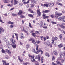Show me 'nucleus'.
Masks as SVG:
<instances>
[{
	"instance_id": "nucleus-1",
	"label": "nucleus",
	"mask_w": 65,
	"mask_h": 65,
	"mask_svg": "<svg viewBox=\"0 0 65 65\" xmlns=\"http://www.w3.org/2000/svg\"><path fill=\"white\" fill-rule=\"evenodd\" d=\"M29 41H32V43H33L35 46H36L37 45V43L35 41L34 38H31L30 39H29Z\"/></svg>"
},
{
	"instance_id": "nucleus-2",
	"label": "nucleus",
	"mask_w": 65,
	"mask_h": 65,
	"mask_svg": "<svg viewBox=\"0 0 65 65\" xmlns=\"http://www.w3.org/2000/svg\"><path fill=\"white\" fill-rule=\"evenodd\" d=\"M35 59H38V61H39V62H40V56L39 55L38 56H35Z\"/></svg>"
},
{
	"instance_id": "nucleus-3",
	"label": "nucleus",
	"mask_w": 65,
	"mask_h": 65,
	"mask_svg": "<svg viewBox=\"0 0 65 65\" xmlns=\"http://www.w3.org/2000/svg\"><path fill=\"white\" fill-rule=\"evenodd\" d=\"M37 13L38 14V15L40 17L41 16V12L40 11V9H39L37 11Z\"/></svg>"
},
{
	"instance_id": "nucleus-4",
	"label": "nucleus",
	"mask_w": 65,
	"mask_h": 65,
	"mask_svg": "<svg viewBox=\"0 0 65 65\" xmlns=\"http://www.w3.org/2000/svg\"><path fill=\"white\" fill-rule=\"evenodd\" d=\"M56 19H57L58 21H62V17H59V15L58 16H55Z\"/></svg>"
},
{
	"instance_id": "nucleus-5",
	"label": "nucleus",
	"mask_w": 65,
	"mask_h": 65,
	"mask_svg": "<svg viewBox=\"0 0 65 65\" xmlns=\"http://www.w3.org/2000/svg\"><path fill=\"white\" fill-rule=\"evenodd\" d=\"M40 24H41L40 27L41 28L44 27V24H45V23L44 22L41 21L40 22Z\"/></svg>"
},
{
	"instance_id": "nucleus-6",
	"label": "nucleus",
	"mask_w": 65,
	"mask_h": 65,
	"mask_svg": "<svg viewBox=\"0 0 65 65\" xmlns=\"http://www.w3.org/2000/svg\"><path fill=\"white\" fill-rule=\"evenodd\" d=\"M55 16H57V15H62V13H59L57 12H55Z\"/></svg>"
},
{
	"instance_id": "nucleus-7",
	"label": "nucleus",
	"mask_w": 65,
	"mask_h": 65,
	"mask_svg": "<svg viewBox=\"0 0 65 65\" xmlns=\"http://www.w3.org/2000/svg\"><path fill=\"white\" fill-rule=\"evenodd\" d=\"M31 57L32 59H33L32 60V59L31 60V62H35V60L34 59V55L31 56Z\"/></svg>"
},
{
	"instance_id": "nucleus-8",
	"label": "nucleus",
	"mask_w": 65,
	"mask_h": 65,
	"mask_svg": "<svg viewBox=\"0 0 65 65\" xmlns=\"http://www.w3.org/2000/svg\"><path fill=\"white\" fill-rule=\"evenodd\" d=\"M38 45H37V47L36 48V50H37V54H38L39 53V52H40V50H38Z\"/></svg>"
},
{
	"instance_id": "nucleus-9",
	"label": "nucleus",
	"mask_w": 65,
	"mask_h": 65,
	"mask_svg": "<svg viewBox=\"0 0 65 65\" xmlns=\"http://www.w3.org/2000/svg\"><path fill=\"white\" fill-rule=\"evenodd\" d=\"M59 55L60 56V57H61L62 56H65V51H64L63 53V54L62 53H60Z\"/></svg>"
},
{
	"instance_id": "nucleus-10",
	"label": "nucleus",
	"mask_w": 65,
	"mask_h": 65,
	"mask_svg": "<svg viewBox=\"0 0 65 65\" xmlns=\"http://www.w3.org/2000/svg\"><path fill=\"white\" fill-rule=\"evenodd\" d=\"M2 62H3V64L4 65H9V63H8L6 64V61L3 60Z\"/></svg>"
},
{
	"instance_id": "nucleus-11",
	"label": "nucleus",
	"mask_w": 65,
	"mask_h": 65,
	"mask_svg": "<svg viewBox=\"0 0 65 65\" xmlns=\"http://www.w3.org/2000/svg\"><path fill=\"white\" fill-rule=\"evenodd\" d=\"M50 10H48L45 11H42V13H47L48 12H50Z\"/></svg>"
},
{
	"instance_id": "nucleus-12",
	"label": "nucleus",
	"mask_w": 65,
	"mask_h": 65,
	"mask_svg": "<svg viewBox=\"0 0 65 65\" xmlns=\"http://www.w3.org/2000/svg\"><path fill=\"white\" fill-rule=\"evenodd\" d=\"M44 44H45V45H47L48 46L50 44V42L47 41L46 42H45Z\"/></svg>"
},
{
	"instance_id": "nucleus-13",
	"label": "nucleus",
	"mask_w": 65,
	"mask_h": 65,
	"mask_svg": "<svg viewBox=\"0 0 65 65\" xmlns=\"http://www.w3.org/2000/svg\"><path fill=\"white\" fill-rule=\"evenodd\" d=\"M43 19H45L46 18H48L49 17L48 16L47 17L46 15V14L44 13H43Z\"/></svg>"
},
{
	"instance_id": "nucleus-14",
	"label": "nucleus",
	"mask_w": 65,
	"mask_h": 65,
	"mask_svg": "<svg viewBox=\"0 0 65 65\" xmlns=\"http://www.w3.org/2000/svg\"><path fill=\"white\" fill-rule=\"evenodd\" d=\"M18 3H19V2L17 1V0H14V5H16V4H18Z\"/></svg>"
},
{
	"instance_id": "nucleus-15",
	"label": "nucleus",
	"mask_w": 65,
	"mask_h": 65,
	"mask_svg": "<svg viewBox=\"0 0 65 65\" xmlns=\"http://www.w3.org/2000/svg\"><path fill=\"white\" fill-rule=\"evenodd\" d=\"M25 29V27H23V31H24L25 33H26L27 34H29L28 33V32L26 30L24 29Z\"/></svg>"
},
{
	"instance_id": "nucleus-16",
	"label": "nucleus",
	"mask_w": 65,
	"mask_h": 65,
	"mask_svg": "<svg viewBox=\"0 0 65 65\" xmlns=\"http://www.w3.org/2000/svg\"><path fill=\"white\" fill-rule=\"evenodd\" d=\"M21 36L20 37V38L21 39H24V35H23V33H21L20 35Z\"/></svg>"
},
{
	"instance_id": "nucleus-17",
	"label": "nucleus",
	"mask_w": 65,
	"mask_h": 65,
	"mask_svg": "<svg viewBox=\"0 0 65 65\" xmlns=\"http://www.w3.org/2000/svg\"><path fill=\"white\" fill-rule=\"evenodd\" d=\"M28 11L30 12L31 13H34V12L33 11V10H32L31 9L29 8L28 9Z\"/></svg>"
},
{
	"instance_id": "nucleus-18",
	"label": "nucleus",
	"mask_w": 65,
	"mask_h": 65,
	"mask_svg": "<svg viewBox=\"0 0 65 65\" xmlns=\"http://www.w3.org/2000/svg\"><path fill=\"white\" fill-rule=\"evenodd\" d=\"M3 2H4V3H8L10 2V1L9 0H4L3 1Z\"/></svg>"
},
{
	"instance_id": "nucleus-19",
	"label": "nucleus",
	"mask_w": 65,
	"mask_h": 65,
	"mask_svg": "<svg viewBox=\"0 0 65 65\" xmlns=\"http://www.w3.org/2000/svg\"><path fill=\"white\" fill-rule=\"evenodd\" d=\"M14 34L16 36V38L17 39V40H18V36H19V34L15 33H14Z\"/></svg>"
},
{
	"instance_id": "nucleus-20",
	"label": "nucleus",
	"mask_w": 65,
	"mask_h": 65,
	"mask_svg": "<svg viewBox=\"0 0 65 65\" xmlns=\"http://www.w3.org/2000/svg\"><path fill=\"white\" fill-rule=\"evenodd\" d=\"M32 52H34V53H35V54H37L38 53L36 52L35 50V49L34 48H32Z\"/></svg>"
},
{
	"instance_id": "nucleus-21",
	"label": "nucleus",
	"mask_w": 65,
	"mask_h": 65,
	"mask_svg": "<svg viewBox=\"0 0 65 65\" xmlns=\"http://www.w3.org/2000/svg\"><path fill=\"white\" fill-rule=\"evenodd\" d=\"M56 62L57 63V64H58V65H63L62 64H61V63H60V62H59V61L57 60Z\"/></svg>"
},
{
	"instance_id": "nucleus-22",
	"label": "nucleus",
	"mask_w": 65,
	"mask_h": 65,
	"mask_svg": "<svg viewBox=\"0 0 65 65\" xmlns=\"http://www.w3.org/2000/svg\"><path fill=\"white\" fill-rule=\"evenodd\" d=\"M54 54L55 55H56V56H57L58 55V53L56 51H54L53 52Z\"/></svg>"
},
{
	"instance_id": "nucleus-23",
	"label": "nucleus",
	"mask_w": 65,
	"mask_h": 65,
	"mask_svg": "<svg viewBox=\"0 0 65 65\" xmlns=\"http://www.w3.org/2000/svg\"><path fill=\"white\" fill-rule=\"evenodd\" d=\"M6 52L8 54H9V55H10L11 54V52L10 51L7 50H6Z\"/></svg>"
},
{
	"instance_id": "nucleus-24",
	"label": "nucleus",
	"mask_w": 65,
	"mask_h": 65,
	"mask_svg": "<svg viewBox=\"0 0 65 65\" xmlns=\"http://www.w3.org/2000/svg\"><path fill=\"white\" fill-rule=\"evenodd\" d=\"M18 60H19V61H20L21 62H23V60H21V58H20V56H19L18 57Z\"/></svg>"
},
{
	"instance_id": "nucleus-25",
	"label": "nucleus",
	"mask_w": 65,
	"mask_h": 65,
	"mask_svg": "<svg viewBox=\"0 0 65 65\" xmlns=\"http://www.w3.org/2000/svg\"><path fill=\"white\" fill-rule=\"evenodd\" d=\"M8 23L9 24H14V22H11V21H9L8 22Z\"/></svg>"
},
{
	"instance_id": "nucleus-26",
	"label": "nucleus",
	"mask_w": 65,
	"mask_h": 65,
	"mask_svg": "<svg viewBox=\"0 0 65 65\" xmlns=\"http://www.w3.org/2000/svg\"><path fill=\"white\" fill-rule=\"evenodd\" d=\"M45 56H46V57H50V55H49V54L47 53H45Z\"/></svg>"
},
{
	"instance_id": "nucleus-27",
	"label": "nucleus",
	"mask_w": 65,
	"mask_h": 65,
	"mask_svg": "<svg viewBox=\"0 0 65 65\" xmlns=\"http://www.w3.org/2000/svg\"><path fill=\"white\" fill-rule=\"evenodd\" d=\"M58 47H63V45L61 43L58 45Z\"/></svg>"
},
{
	"instance_id": "nucleus-28",
	"label": "nucleus",
	"mask_w": 65,
	"mask_h": 65,
	"mask_svg": "<svg viewBox=\"0 0 65 65\" xmlns=\"http://www.w3.org/2000/svg\"><path fill=\"white\" fill-rule=\"evenodd\" d=\"M11 45L13 48H16L17 45L16 44L12 45V44Z\"/></svg>"
},
{
	"instance_id": "nucleus-29",
	"label": "nucleus",
	"mask_w": 65,
	"mask_h": 65,
	"mask_svg": "<svg viewBox=\"0 0 65 65\" xmlns=\"http://www.w3.org/2000/svg\"><path fill=\"white\" fill-rule=\"evenodd\" d=\"M11 41L12 42L13 44H15V42L14 40H13V39H12L11 40Z\"/></svg>"
},
{
	"instance_id": "nucleus-30",
	"label": "nucleus",
	"mask_w": 65,
	"mask_h": 65,
	"mask_svg": "<svg viewBox=\"0 0 65 65\" xmlns=\"http://www.w3.org/2000/svg\"><path fill=\"white\" fill-rule=\"evenodd\" d=\"M28 16L29 17H31V18H34L32 14H28Z\"/></svg>"
},
{
	"instance_id": "nucleus-31",
	"label": "nucleus",
	"mask_w": 65,
	"mask_h": 65,
	"mask_svg": "<svg viewBox=\"0 0 65 65\" xmlns=\"http://www.w3.org/2000/svg\"><path fill=\"white\" fill-rule=\"evenodd\" d=\"M4 31V30L2 28H0V34H1V32H3Z\"/></svg>"
},
{
	"instance_id": "nucleus-32",
	"label": "nucleus",
	"mask_w": 65,
	"mask_h": 65,
	"mask_svg": "<svg viewBox=\"0 0 65 65\" xmlns=\"http://www.w3.org/2000/svg\"><path fill=\"white\" fill-rule=\"evenodd\" d=\"M2 52V53H5L6 52V51L4 50L3 49H2L1 50Z\"/></svg>"
},
{
	"instance_id": "nucleus-33",
	"label": "nucleus",
	"mask_w": 65,
	"mask_h": 65,
	"mask_svg": "<svg viewBox=\"0 0 65 65\" xmlns=\"http://www.w3.org/2000/svg\"><path fill=\"white\" fill-rule=\"evenodd\" d=\"M40 52H41V54L42 55V54H43V52L42 51V50H41V48H40Z\"/></svg>"
},
{
	"instance_id": "nucleus-34",
	"label": "nucleus",
	"mask_w": 65,
	"mask_h": 65,
	"mask_svg": "<svg viewBox=\"0 0 65 65\" xmlns=\"http://www.w3.org/2000/svg\"><path fill=\"white\" fill-rule=\"evenodd\" d=\"M59 38L60 39V40H61V39H62V34H61L59 35Z\"/></svg>"
},
{
	"instance_id": "nucleus-35",
	"label": "nucleus",
	"mask_w": 65,
	"mask_h": 65,
	"mask_svg": "<svg viewBox=\"0 0 65 65\" xmlns=\"http://www.w3.org/2000/svg\"><path fill=\"white\" fill-rule=\"evenodd\" d=\"M22 13V11L21 10H20L19 11V12L18 13V14H19L20 15H21V14Z\"/></svg>"
},
{
	"instance_id": "nucleus-36",
	"label": "nucleus",
	"mask_w": 65,
	"mask_h": 65,
	"mask_svg": "<svg viewBox=\"0 0 65 65\" xmlns=\"http://www.w3.org/2000/svg\"><path fill=\"white\" fill-rule=\"evenodd\" d=\"M57 4L58 5H60V6H63V5L62 4L60 3L57 2Z\"/></svg>"
},
{
	"instance_id": "nucleus-37",
	"label": "nucleus",
	"mask_w": 65,
	"mask_h": 65,
	"mask_svg": "<svg viewBox=\"0 0 65 65\" xmlns=\"http://www.w3.org/2000/svg\"><path fill=\"white\" fill-rule=\"evenodd\" d=\"M22 2L24 4H25L26 3V0H22Z\"/></svg>"
},
{
	"instance_id": "nucleus-38",
	"label": "nucleus",
	"mask_w": 65,
	"mask_h": 65,
	"mask_svg": "<svg viewBox=\"0 0 65 65\" xmlns=\"http://www.w3.org/2000/svg\"><path fill=\"white\" fill-rule=\"evenodd\" d=\"M20 18H25V16L23 15H21L20 16Z\"/></svg>"
},
{
	"instance_id": "nucleus-39",
	"label": "nucleus",
	"mask_w": 65,
	"mask_h": 65,
	"mask_svg": "<svg viewBox=\"0 0 65 65\" xmlns=\"http://www.w3.org/2000/svg\"><path fill=\"white\" fill-rule=\"evenodd\" d=\"M32 35L34 37H35L36 36V34L35 33H33L32 34Z\"/></svg>"
},
{
	"instance_id": "nucleus-40",
	"label": "nucleus",
	"mask_w": 65,
	"mask_h": 65,
	"mask_svg": "<svg viewBox=\"0 0 65 65\" xmlns=\"http://www.w3.org/2000/svg\"><path fill=\"white\" fill-rule=\"evenodd\" d=\"M26 48H29V47H30V45H26Z\"/></svg>"
},
{
	"instance_id": "nucleus-41",
	"label": "nucleus",
	"mask_w": 65,
	"mask_h": 65,
	"mask_svg": "<svg viewBox=\"0 0 65 65\" xmlns=\"http://www.w3.org/2000/svg\"><path fill=\"white\" fill-rule=\"evenodd\" d=\"M1 17H0V22H2V23H4V22H3V21H2V20H1Z\"/></svg>"
},
{
	"instance_id": "nucleus-42",
	"label": "nucleus",
	"mask_w": 65,
	"mask_h": 65,
	"mask_svg": "<svg viewBox=\"0 0 65 65\" xmlns=\"http://www.w3.org/2000/svg\"><path fill=\"white\" fill-rule=\"evenodd\" d=\"M52 65H57V63H55L54 62H52Z\"/></svg>"
},
{
	"instance_id": "nucleus-43",
	"label": "nucleus",
	"mask_w": 65,
	"mask_h": 65,
	"mask_svg": "<svg viewBox=\"0 0 65 65\" xmlns=\"http://www.w3.org/2000/svg\"><path fill=\"white\" fill-rule=\"evenodd\" d=\"M44 7H45V6H46V7H48V4H44Z\"/></svg>"
},
{
	"instance_id": "nucleus-44",
	"label": "nucleus",
	"mask_w": 65,
	"mask_h": 65,
	"mask_svg": "<svg viewBox=\"0 0 65 65\" xmlns=\"http://www.w3.org/2000/svg\"><path fill=\"white\" fill-rule=\"evenodd\" d=\"M50 17H51V18H54L55 17H56V16H54L53 15H51L50 16Z\"/></svg>"
},
{
	"instance_id": "nucleus-45",
	"label": "nucleus",
	"mask_w": 65,
	"mask_h": 65,
	"mask_svg": "<svg viewBox=\"0 0 65 65\" xmlns=\"http://www.w3.org/2000/svg\"><path fill=\"white\" fill-rule=\"evenodd\" d=\"M10 27L11 28H13V25H11L10 26Z\"/></svg>"
},
{
	"instance_id": "nucleus-46",
	"label": "nucleus",
	"mask_w": 65,
	"mask_h": 65,
	"mask_svg": "<svg viewBox=\"0 0 65 65\" xmlns=\"http://www.w3.org/2000/svg\"><path fill=\"white\" fill-rule=\"evenodd\" d=\"M12 15H13V16H15V17H16V16H17V14L14 13L12 14Z\"/></svg>"
},
{
	"instance_id": "nucleus-47",
	"label": "nucleus",
	"mask_w": 65,
	"mask_h": 65,
	"mask_svg": "<svg viewBox=\"0 0 65 65\" xmlns=\"http://www.w3.org/2000/svg\"><path fill=\"white\" fill-rule=\"evenodd\" d=\"M60 27L61 28H63V29H64L65 28V26H60Z\"/></svg>"
},
{
	"instance_id": "nucleus-48",
	"label": "nucleus",
	"mask_w": 65,
	"mask_h": 65,
	"mask_svg": "<svg viewBox=\"0 0 65 65\" xmlns=\"http://www.w3.org/2000/svg\"><path fill=\"white\" fill-rule=\"evenodd\" d=\"M58 38L56 37H54V40H57L58 39Z\"/></svg>"
},
{
	"instance_id": "nucleus-49",
	"label": "nucleus",
	"mask_w": 65,
	"mask_h": 65,
	"mask_svg": "<svg viewBox=\"0 0 65 65\" xmlns=\"http://www.w3.org/2000/svg\"><path fill=\"white\" fill-rule=\"evenodd\" d=\"M55 57H54V56H53L52 58V60H53V61H54V60H55Z\"/></svg>"
},
{
	"instance_id": "nucleus-50",
	"label": "nucleus",
	"mask_w": 65,
	"mask_h": 65,
	"mask_svg": "<svg viewBox=\"0 0 65 65\" xmlns=\"http://www.w3.org/2000/svg\"><path fill=\"white\" fill-rule=\"evenodd\" d=\"M35 5H34V4H32L31 6V8L32 7H34V6Z\"/></svg>"
},
{
	"instance_id": "nucleus-51",
	"label": "nucleus",
	"mask_w": 65,
	"mask_h": 65,
	"mask_svg": "<svg viewBox=\"0 0 65 65\" xmlns=\"http://www.w3.org/2000/svg\"><path fill=\"white\" fill-rule=\"evenodd\" d=\"M3 47V45H2V44H1L0 45V49H2V47Z\"/></svg>"
},
{
	"instance_id": "nucleus-52",
	"label": "nucleus",
	"mask_w": 65,
	"mask_h": 65,
	"mask_svg": "<svg viewBox=\"0 0 65 65\" xmlns=\"http://www.w3.org/2000/svg\"><path fill=\"white\" fill-rule=\"evenodd\" d=\"M35 31L34 30H31L30 31V32L32 33H33V32H34Z\"/></svg>"
},
{
	"instance_id": "nucleus-53",
	"label": "nucleus",
	"mask_w": 65,
	"mask_h": 65,
	"mask_svg": "<svg viewBox=\"0 0 65 65\" xmlns=\"http://www.w3.org/2000/svg\"><path fill=\"white\" fill-rule=\"evenodd\" d=\"M36 3V1H35V0H34L33 1H32V2H31V3H33L34 4V3Z\"/></svg>"
},
{
	"instance_id": "nucleus-54",
	"label": "nucleus",
	"mask_w": 65,
	"mask_h": 65,
	"mask_svg": "<svg viewBox=\"0 0 65 65\" xmlns=\"http://www.w3.org/2000/svg\"><path fill=\"white\" fill-rule=\"evenodd\" d=\"M7 6H10L11 7V6H12V5H10V4L7 5Z\"/></svg>"
},
{
	"instance_id": "nucleus-55",
	"label": "nucleus",
	"mask_w": 65,
	"mask_h": 65,
	"mask_svg": "<svg viewBox=\"0 0 65 65\" xmlns=\"http://www.w3.org/2000/svg\"><path fill=\"white\" fill-rule=\"evenodd\" d=\"M65 25V24L64 23H62V24L61 25H60V27H61V26H64V25Z\"/></svg>"
},
{
	"instance_id": "nucleus-56",
	"label": "nucleus",
	"mask_w": 65,
	"mask_h": 65,
	"mask_svg": "<svg viewBox=\"0 0 65 65\" xmlns=\"http://www.w3.org/2000/svg\"><path fill=\"white\" fill-rule=\"evenodd\" d=\"M52 23L53 24H57V22H52Z\"/></svg>"
},
{
	"instance_id": "nucleus-57",
	"label": "nucleus",
	"mask_w": 65,
	"mask_h": 65,
	"mask_svg": "<svg viewBox=\"0 0 65 65\" xmlns=\"http://www.w3.org/2000/svg\"><path fill=\"white\" fill-rule=\"evenodd\" d=\"M5 58L6 59H8V57L7 55L6 56Z\"/></svg>"
},
{
	"instance_id": "nucleus-58",
	"label": "nucleus",
	"mask_w": 65,
	"mask_h": 65,
	"mask_svg": "<svg viewBox=\"0 0 65 65\" xmlns=\"http://www.w3.org/2000/svg\"><path fill=\"white\" fill-rule=\"evenodd\" d=\"M47 26V24H45L44 25V27H46Z\"/></svg>"
},
{
	"instance_id": "nucleus-59",
	"label": "nucleus",
	"mask_w": 65,
	"mask_h": 65,
	"mask_svg": "<svg viewBox=\"0 0 65 65\" xmlns=\"http://www.w3.org/2000/svg\"><path fill=\"white\" fill-rule=\"evenodd\" d=\"M36 34H39V31H36Z\"/></svg>"
},
{
	"instance_id": "nucleus-60",
	"label": "nucleus",
	"mask_w": 65,
	"mask_h": 65,
	"mask_svg": "<svg viewBox=\"0 0 65 65\" xmlns=\"http://www.w3.org/2000/svg\"><path fill=\"white\" fill-rule=\"evenodd\" d=\"M7 46L8 48H10V45H7Z\"/></svg>"
},
{
	"instance_id": "nucleus-61",
	"label": "nucleus",
	"mask_w": 65,
	"mask_h": 65,
	"mask_svg": "<svg viewBox=\"0 0 65 65\" xmlns=\"http://www.w3.org/2000/svg\"><path fill=\"white\" fill-rule=\"evenodd\" d=\"M41 39L43 40L42 39L43 38V36H41Z\"/></svg>"
},
{
	"instance_id": "nucleus-62",
	"label": "nucleus",
	"mask_w": 65,
	"mask_h": 65,
	"mask_svg": "<svg viewBox=\"0 0 65 65\" xmlns=\"http://www.w3.org/2000/svg\"><path fill=\"white\" fill-rule=\"evenodd\" d=\"M19 5H20L21 6H22V5H23V3H20L19 4Z\"/></svg>"
},
{
	"instance_id": "nucleus-63",
	"label": "nucleus",
	"mask_w": 65,
	"mask_h": 65,
	"mask_svg": "<svg viewBox=\"0 0 65 65\" xmlns=\"http://www.w3.org/2000/svg\"><path fill=\"white\" fill-rule=\"evenodd\" d=\"M28 64V62H26L24 64V65H27V64Z\"/></svg>"
},
{
	"instance_id": "nucleus-64",
	"label": "nucleus",
	"mask_w": 65,
	"mask_h": 65,
	"mask_svg": "<svg viewBox=\"0 0 65 65\" xmlns=\"http://www.w3.org/2000/svg\"><path fill=\"white\" fill-rule=\"evenodd\" d=\"M62 20L64 22H65V18L63 19Z\"/></svg>"
}]
</instances>
